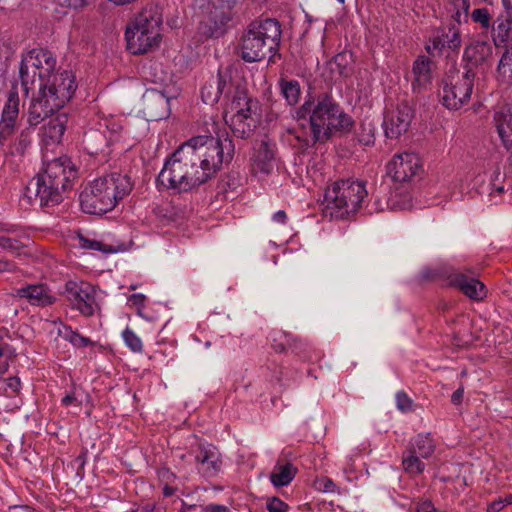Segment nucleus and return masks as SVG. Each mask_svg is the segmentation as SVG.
Listing matches in <instances>:
<instances>
[{
    "label": "nucleus",
    "mask_w": 512,
    "mask_h": 512,
    "mask_svg": "<svg viewBox=\"0 0 512 512\" xmlns=\"http://www.w3.org/2000/svg\"><path fill=\"white\" fill-rule=\"evenodd\" d=\"M234 144L224 138L199 135L182 143L165 161L157 183L175 192H187L214 177L234 155Z\"/></svg>",
    "instance_id": "nucleus-1"
},
{
    "label": "nucleus",
    "mask_w": 512,
    "mask_h": 512,
    "mask_svg": "<svg viewBox=\"0 0 512 512\" xmlns=\"http://www.w3.org/2000/svg\"><path fill=\"white\" fill-rule=\"evenodd\" d=\"M297 120L303 128V141L315 144L329 138L333 130L346 128L350 119L328 94H320L313 100H306L297 110Z\"/></svg>",
    "instance_id": "nucleus-2"
},
{
    "label": "nucleus",
    "mask_w": 512,
    "mask_h": 512,
    "mask_svg": "<svg viewBox=\"0 0 512 512\" xmlns=\"http://www.w3.org/2000/svg\"><path fill=\"white\" fill-rule=\"evenodd\" d=\"M70 158L62 156L45 163L44 169L26 187L23 199L29 204L53 207L63 200V194L76 178Z\"/></svg>",
    "instance_id": "nucleus-3"
},
{
    "label": "nucleus",
    "mask_w": 512,
    "mask_h": 512,
    "mask_svg": "<svg viewBox=\"0 0 512 512\" xmlns=\"http://www.w3.org/2000/svg\"><path fill=\"white\" fill-rule=\"evenodd\" d=\"M40 86L28 109V123L36 126L45 118L60 110L74 95L77 83L72 71L53 73Z\"/></svg>",
    "instance_id": "nucleus-4"
},
{
    "label": "nucleus",
    "mask_w": 512,
    "mask_h": 512,
    "mask_svg": "<svg viewBox=\"0 0 512 512\" xmlns=\"http://www.w3.org/2000/svg\"><path fill=\"white\" fill-rule=\"evenodd\" d=\"M132 190L127 175L111 173L89 183L80 193L79 200L83 212L102 215L115 208L118 201Z\"/></svg>",
    "instance_id": "nucleus-5"
},
{
    "label": "nucleus",
    "mask_w": 512,
    "mask_h": 512,
    "mask_svg": "<svg viewBox=\"0 0 512 512\" xmlns=\"http://www.w3.org/2000/svg\"><path fill=\"white\" fill-rule=\"evenodd\" d=\"M367 196L368 191L362 181H336L325 191L323 212L331 219H344L362 208Z\"/></svg>",
    "instance_id": "nucleus-6"
},
{
    "label": "nucleus",
    "mask_w": 512,
    "mask_h": 512,
    "mask_svg": "<svg viewBox=\"0 0 512 512\" xmlns=\"http://www.w3.org/2000/svg\"><path fill=\"white\" fill-rule=\"evenodd\" d=\"M281 40V27L271 18L253 21L241 39V57L246 62H258L268 53H275Z\"/></svg>",
    "instance_id": "nucleus-7"
},
{
    "label": "nucleus",
    "mask_w": 512,
    "mask_h": 512,
    "mask_svg": "<svg viewBox=\"0 0 512 512\" xmlns=\"http://www.w3.org/2000/svg\"><path fill=\"white\" fill-rule=\"evenodd\" d=\"M162 12L158 6H147L127 27V48L133 54H144L157 47L161 41Z\"/></svg>",
    "instance_id": "nucleus-8"
},
{
    "label": "nucleus",
    "mask_w": 512,
    "mask_h": 512,
    "mask_svg": "<svg viewBox=\"0 0 512 512\" xmlns=\"http://www.w3.org/2000/svg\"><path fill=\"white\" fill-rule=\"evenodd\" d=\"M56 59L52 53L45 49H32L23 55L19 73L21 85L26 94L33 90L35 84L38 88L43 86L44 82L54 72Z\"/></svg>",
    "instance_id": "nucleus-9"
},
{
    "label": "nucleus",
    "mask_w": 512,
    "mask_h": 512,
    "mask_svg": "<svg viewBox=\"0 0 512 512\" xmlns=\"http://www.w3.org/2000/svg\"><path fill=\"white\" fill-rule=\"evenodd\" d=\"M475 72L466 67L463 73L448 75L440 91L442 104L449 110H459L466 105L473 91Z\"/></svg>",
    "instance_id": "nucleus-10"
},
{
    "label": "nucleus",
    "mask_w": 512,
    "mask_h": 512,
    "mask_svg": "<svg viewBox=\"0 0 512 512\" xmlns=\"http://www.w3.org/2000/svg\"><path fill=\"white\" fill-rule=\"evenodd\" d=\"M253 101L239 92L225 112V122L236 137L247 138L256 127V119L252 115Z\"/></svg>",
    "instance_id": "nucleus-11"
},
{
    "label": "nucleus",
    "mask_w": 512,
    "mask_h": 512,
    "mask_svg": "<svg viewBox=\"0 0 512 512\" xmlns=\"http://www.w3.org/2000/svg\"><path fill=\"white\" fill-rule=\"evenodd\" d=\"M63 295L70 307L84 317H91L99 309L96 289L83 280H68L63 287Z\"/></svg>",
    "instance_id": "nucleus-12"
},
{
    "label": "nucleus",
    "mask_w": 512,
    "mask_h": 512,
    "mask_svg": "<svg viewBox=\"0 0 512 512\" xmlns=\"http://www.w3.org/2000/svg\"><path fill=\"white\" fill-rule=\"evenodd\" d=\"M388 173L397 182H409L422 171V162L415 153H402L395 155L389 162Z\"/></svg>",
    "instance_id": "nucleus-13"
},
{
    "label": "nucleus",
    "mask_w": 512,
    "mask_h": 512,
    "mask_svg": "<svg viewBox=\"0 0 512 512\" xmlns=\"http://www.w3.org/2000/svg\"><path fill=\"white\" fill-rule=\"evenodd\" d=\"M14 296L41 308L54 305L58 299L53 289L43 282L25 284L15 289Z\"/></svg>",
    "instance_id": "nucleus-14"
},
{
    "label": "nucleus",
    "mask_w": 512,
    "mask_h": 512,
    "mask_svg": "<svg viewBox=\"0 0 512 512\" xmlns=\"http://www.w3.org/2000/svg\"><path fill=\"white\" fill-rule=\"evenodd\" d=\"M413 119V109L409 103L403 101L398 103L396 108L389 112L384 119L383 126L385 135L391 139L399 138L407 132Z\"/></svg>",
    "instance_id": "nucleus-15"
},
{
    "label": "nucleus",
    "mask_w": 512,
    "mask_h": 512,
    "mask_svg": "<svg viewBox=\"0 0 512 512\" xmlns=\"http://www.w3.org/2000/svg\"><path fill=\"white\" fill-rule=\"evenodd\" d=\"M462 44L461 32L456 24L448 26L433 35L427 42L425 49L432 56L441 54L444 49L458 51Z\"/></svg>",
    "instance_id": "nucleus-16"
},
{
    "label": "nucleus",
    "mask_w": 512,
    "mask_h": 512,
    "mask_svg": "<svg viewBox=\"0 0 512 512\" xmlns=\"http://www.w3.org/2000/svg\"><path fill=\"white\" fill-rule=\"evenodd\" d=\"M236 0H210L207 7L206 33L214 36L229 22L230 10Z\"/></svg>",
    "instance_id": "nucleus-17"
},
{
    "label": "nucleus",
    "mask_w": 512,
    "mask_h": 512,
    "mask_svg": "<svg viewBox=\"0 0 512 512\" xmlns=\"http://www.w3.org/2000/svg\"><path fill=\"white\" fill-rule=\"evenodd\" d=\"M493 59V47L487 40H472L464 49L463 60L471 66H490Z\"/></svg>",
    "instance_id": "nucleus-18"
},
{
    "label": "nucleus",
    "mask_w": 512,
    "mask_h": 512,
    "mask_svg": "<svg viewBox=\"0 0 512 512\" xmlns=\"http://www.w3.org/2000/svg\"><path fill=\"white\" fill-rule=\"evenodd\" d=\"M198 470L207 477L219 473L222 467L221 455L213 445H201L195 457Z\"/></svg>",
    "instance_id": "nucleus-19"
},
{
    "label": "nucleus",
    "mask_w": 512,
    "mask_h": 512,
    "mask_svg": "<svg viewBox=\"0 0 512 512\" xmlns=\"http://www.w3.org/2000/svg\"><path fill=\"white\" fill-rule=\"evenodd\" d=\"M449 284L457 287L463 294L472 300L480 301L486 297L485 285L474 277L464 273L455 272L449 276Z\"/></svg>",
    "instance_id": "nucleus-20"
},
{
    "label": "nucleus",
    "mask_w": 512,
    "mask_h": 512,
    "mask_svg": "<svg viewBox=\"0 0 512 512\" xmlns=\"http://www.w3.org/2000/svg\"><path fill=\"white\" fill-rule=\"evenodd\" d=\"M145 110L152 120H161L169 116V99L158 90L149 89L143 96Z\"/></svg>",
    "instance_id": "nucleus-21"
},
{
    "label": "nucleus",
    "mask_w": 512,
    "mask_h": 512,
    "mask_svg": "<svg viewBox=\"0 0 512 512\" xmlns=\"http://www.w3.org/2000/svg\"><path fill=\"white\" fill-rule=\"evenodd\" d=\"M19 103L20 100L17 91H10L0 121V135L2 137L9 138L13 134L19 115Z\"/></svg>",
    "instance_id": "nucleus-22"
},
{
    "label": "nucleus",
    "mask_w": 512,
    "mask_h": 512,
    "mask_svg": "<svg viewBox=\"0 0 512 512\" xmlns=\"http://www.w3.org/2000/svg\"><path fill=\"white\" fill-rule=\"evenodd\" d=\"M32 243L30 236L21 229L7 230L0 234V248L13 255H21Z\"/></svg>",
    "instance_id": "nucleus-23"
},
{
    "label": "nucleus",
    "mask_w": 512,
    "mask_h": 512,
    "mask_svg": "<svg viewBox=\"0 0 512 512\" xmlns=\"http://www.w3.org/2000/svg\"><path fill=\"white\" fill-rule=\"evenodd\" d=\"M432 61L426 56H418L412 66V89L420 92L432 82Z\"/></svg>",
    "instance_id": "nucleus-24"
},
{
    "label": "nucleus",
    "mask_w": 512,
    "mask_h": 512,
    "mask_svg": "<svg viewBox=\"0 0 512 512\" xmlns=\"http://www.w3.org/2000/svg\"><path fill=\"white\" fill-rule=\"evenodd\" d=\"M492 30V40L496 47L512 42V9L503 7V11L495 21Z\"/></svg>",
    "instance_id": "nucleus-25"
},
{
    "label": "nucleus",
    "mask_w": 512,
    "mask_h": 512,
    "mask_svg": "<svg viewBox=\"0 0 512 512\" xmlns=\"http://www.w3.org/2000/svg\"><path fill=\"white\" fill-rule=\"evenodd\" d=\"M493 122L503 146L512 149V110L501 107L494 113Z\"/></svg>",
    "instance_id": "nucleus-26"
},
{
    "label": "nucleus",
    "mask_w": 512,
    "mask_h": 512,
    "mask_svg": "<svg viewBox=\"0 0 512 512\" xmlns=\"http://www.w3.org/2000/svg\"><path fill=\"white\" fill-rule=\"evenodd\" d=\"M68 123L65 113H58L42 127V139L46 145L59 143Z\"/></svg>",
    "instance_id": "nucleus-27"
},
{
    "label": "nucleus",
    "mask_w": 512,
    "mask_h": 512,
    "mask_svg": "<svg viewBox=\"0 0 512 512\" xmlns=\"http://www.w3.org/2000/svg\"><path fill=\"white\" fill-rule=\"evenodd\" d=\"M228 86V77L221 72L212 78L201 89V98L204 103L213 105L217 103Z\"/></svg>",
    "instance_id": "nucleus-28"
},
{
    "label": "nucleus",
    "mask_w": 512,
    "mask_h": 512,
    "mask_svg": "<svg viewBox=\"0 0 512 512\" xmlns=\"http://www.w3.org/2000/svg\"><path fill=\"white\" fill-rule=\"evenodd\" d=\"M297 471V467L292 463L279 460L270 474V481L275 487L287 486L293 481Z\"/></svg>",
    "instance_id": "nucleus-29"
},
{
    "label": "nucleus",
    "mask_w": 512,
    "mask_h": 512,
    "mask_svg": "<svg viewBox=\"0 0 512 512\" xmlns=\"http://www.w3.org/2000/svg\"><path fill=\"white\" fill-rule=\"evenodd\" d=\"M274 155V146L261 142L253 155L254 168L262 173H269L273 168Z\"/></svg>",
    "instance_id": "nucleus-30"
},
{
    "label": "nucleus",
    "mask_w": 512,
    "mask_h": 512,
    "mask_svg": "<svg viewBox=\"0 0 512 512\" xmlns=\"http://www.w3.org/2000/svg\"><path fill=\"white\" fill-rule=\"evenodd\" d=\"M408 449H413L414 453L421 458H429L435 451V443L429 433H420L409 441Z\"/></svg>",
    "instance_id": "nucleus-31"
},
{
    "label": "nucleus",
    "mask_w": 512,
    "mask_h": 512,
    "mask_svg": "<svg viewBox=\"0 0 512 512\" xmlns=\"http://www.w3.org/2000/svg\"><path fill=\"white\" fill-rule=\"evenodd\" d=\"M83 143L86 151L91 155L103 153L108 144L106 136L98 130H91L86 133Z\"/></svg>",
    "instance_id": "nucleus-32"
},
{
    "label": "nucleus",
    "mask_w": 512,
    "mask_h": 512,
    "mask_svg": "<svg viewBox=\"0 0 512 512\" xmlns=\"http://www.w3.org/2000/svg\"><path fill=\"white\" fill-rule=\"evenodd\" d=\"M470 0H448L447 11L452 20L460 25L468 22Z\"/></svg>",
    "instance_id": "nucleus-33"
},
{
    "label": "nucleus",
    "mask_w": 512,
    "mask_h": 512,
    "mask_svg": "<svg viewBox=\"0 0 512 512\" xmlns=\"http://www.w3.org/2000/svg\"><path fill=\"white\" fill-rule=\"evenodd\" d=\"M269 340L271 347L277 353L286 351L287 346H294L296 342L302 344L298 337L284 331H272L269 334Z\"/></svg>",
    "instance_id": "nucleus-34"
},
{
    "label": "nucleus",
    "mask_w": 512,
    "mask_h": 512,
    "mask_svg": "<svg viewBox=\"0 0 512 512\" xmlns=\"http://www.w3.org/2000/svg\"><path fill=\"white\" fill-rule=\"evenodd\" d=\"M402 466L405 472L412 475L421 474L425 470V464L420 460V456L408 448L403 452Z\"/></svg>",
    "instance_id": "nucleus-35"
},
{
    "label": "nucleus",
    "mask_w": 512,
    "mask_h": 512,
    "mask_svg": "<svg viewBox=\"0 0 512 512\" xmlns=\"http://www.w3.org/2000/svg\"><path fill=\"white\" fill-rule=\"evenodd\" d=\"M58 335L78 348L87 347L92 344L90 338L79 334L77 331L72 330L70 326L63 324L62 322H59Z\"/></svg>",
    "instance_id": "nucleus-36"
},
{
    "label": "nucleus",
    "mask_w": 512,
    "mask_h": 512,
    "mask_svg": "<svg viewBox=\"0 0 512 512\" xmlns=\"http://www.w3.org/2000/svg\"><path fill=\"white\" fill-rule=\"evenodd\" d=\"M16 349L0 335V378L9 370L10 364L16 359Z\"/></svg>",
    "instance_id": "nucleus-37"
},
{
    "label": "nucleus",
    "mask_w": 512,
    "mask_h": 512,
    "mask_svg": "<svg viewBox=\"0 0 512 512\" xmlns=\"http://www.w3.org/2000/svg\"><path fill=\"white\" fill-rule=\"evenodd\" d=\"M497 73L504 83H512V46L507 47L502 54L497 66Z\"/></svg>",
    "instance_id": "nucleus-38"
},
{
    "label": "nucleus",
    "mask_w": 512,
    "mask_h": 512,
    "mask_svg": "<svg viewBox=\"0 0 512 512\" xmlns=\"http://www.w3.org/2000/svg\"><path fill=\"white\" fill-rule=\"evenodd\" d=\"M281 92L290 105H295L300 98V85L297 80H282Z\"/></svg>",
    "instance_id": "nucleus-39"
},
{
    "label": "nucleus",
    "mask_w": 512,
    "mask_h": 512,
    "mask_svg": "<svg viewBox=\"0 0 512 512\" xmlns=\"http://www.w3.org/2000/svg\"><path fill=\"white\" fill-rule=\"evenodd\" d=\"M470 17L475 24H478L485 31L492 26V15L488 8H476L471 12Z\"/></svg>",
    "instance_id": "nucleus-40"
},
{
    "label": "nucleus",
    "mask_w": 512,
    "mask_h": 512,
    "mask_svg": "<svg viewBox=\"0 0 512 512\" xmlns=\"http://www.w3.org/2000/svg\"><path fill=\"white\" fill-rule=\"evenodd\" d=\"M122 337H123V340H124L126 346L129 347L133 352H136V353L142 352V350H143L142 340L140 339V337L138 335H136V333L132 329L127 327L122 332Z\"/></svg>",
    "instance_id": "nucleus-41"
},
{
    "label": "nucleus",
    "mask_w": 512,
    "mask_h": 512,
    "mask_svg": "<svg viewBox=\"0 0 512 512\" xmlns=\"http://www.w3.org/2000/svg\"><path fill=\"white\" fill-rule=\"evenodd\" d=\"M56 6V11L66 13L67 9H80L88 4V0H52Z\"/></svg>",
    "instance_id": "nucleus-42"
},
{
    "label": "nucleus",
    "mask_w": 512,
    "mask_h": 512,
    "mask_svg": "<svg viewBox=\"0 0 512 512\" xmlns=\"http://www.w3.org/2000/svg\"><path fill=\"white\" fill-rule=\"evenodd\" d=\"M358 141L363 145L374 143V127L371 123L361 125L358 132Z\"/></svg>",
    "instance_id": "nucleus-43"
},
{
    "label": "nucleus",
    "mask_w": 512,
    "mask_h": 512,
    "mask_svg": "<svg viewBox=\"0 0 512 512\" xmlns=\"http://www.w3.org/2000/svg\"><path fill=\"white\" fill-rule=\"evenodd\" d=\"M79 240H80V246L85 249L102 251L105 253H109V252L113 251L110 246L105 245L102 242L97 241V240L87 239L83 236H81Z\"/></svg>",
    "instance_id": "nucleus-44"
},
{
    "label": "nucleus",
    "mask_w": 512,
    "mask_h": 512,
    "mask_svg": "<svg viewBox=\"0 0 512 512\" xmlns=\"http://www.w3.org/2000/svg\"><path fill=\"white\" fill-rule=\"evenodd\" d=\"M509 504H512V494H509L504 498L499 497L498 499L490 502L487 505L486 511L487 512H500Z\"/></svg>",
    "instance_id": "nucleus-45"
},
{
    "label": "nucleus",
    "mask_w": 512,
    "mask_h": 512,
    "mask_svg": "<svg viewBox=\"0 0 512 512\" xmlns=\"http://www.w3.org/2000/svg\"><path fill=\"white\" fill-rule=\"evenodd\" d=\"M266 508L269 512H286L288 505L280 498L273 497L267 500Z\"/></svg>",
    "instance_id": "nucleus-46"
},
{
    "label": "nucleus",
    "mask_w": 512,
    "mask_h": 512,
    "mask_svg": "<svg viewBox=\"0 0 512 512\" xmlns=\"http://www.w3.org/2000/svg\"><path fill=\"white\" fill-rule=\"evenodd\" d=\"M11 54L12 50L10 45L6 41L0 39V71L4 70L7 66V61Z\"/></svg>",
    "instance_id": "nucleus-47"
},
{
    "label": "nucleus",
    "mask_w": 512,
    "mask_h": 512,
    "mask_svg": "<svg viewBox=\"0 0 512 512\" xmlns=\"http://www.w3.org/2000/svg\"><path fill=\"white\" fill-rule=\"evenodd\" d=\"M396 404L398 409L401 411H408L411 409L412 400L406 395V393L400 391L396 394Z\"/></svg>",
    "instance_id": "nucleus-48"
},
{
    "label": "nucleus",
    "mask_w": 512,
    "mask_h": 512,
    "mask_svg": "<svg viewBox=\"0 0 512 512\" xmlns=\"http://www.w3.org/2000/svg\"><path fill=\"white\" fill-rule=\"evenodd\" d=\"M30 143V133L28 131H22L17 138L16 151L23 153Z\"/></svg>",
    "instance_id": "nucleus-49"
},
{
    "label": "nucleus",
    "mask_w": 512,
    "mask_h": 512,
    "mask_svg": "<svg viewBox=\"0 0 512 512\" xmlns=\"http://www.w3.org/2000/svg\"><path fill=\"white\" fill-rule=\"evenodd\" d=\"M315 487L319 491L332 492L334 490L335 484L331 479L322 477L315 481Z\"/></svg>",
    "instance_id": "nucleus-50"
},
{
    "label": "nucleus",
    "mask_w": 512,
    "mask_h": 512,
    "mask_svg": "<svg viewBox=\"0 0 512 512\" xmlns=\"http://www.w3.org/2000/svg\"><path fill=\"white\" fill-rule=\"evenodd\" d=\"M416 512H435L436 509L430 500H423L416 503Z\"/></svg>",
    "instance_id": "nucleus-51"
},
{
    "label": "nucleus",
    "mask_w": 512,
    "mask_h": 512,
    "mask_svg": "<svg viewBox=\"0 0 512 512\" xmlns=\"http://www.w3.org/2000/svg\"><path fill=\"white\" fill-rule=\"evenodd\" d=\"M6 385L13 393H18L21 388V381L17 376H12L6 379Z\"/></svg>",
    "instance_id": "nucleus-52"
},
{
    "label": "nucleus",
    "mask_w": 512,
    "mask_h": 512,
    "mask_svg": "<svg viewBox=\"0 0 512 512\" xmlns=\"http://www.w3.org/2000/svg\"><path fill=\"white\" fill-rule=\"evenodd\" d=\"M128 301L131 303V305L136 306L137 308H141L144 306L145 296L143 294H132L128 298Z\"/></svg>",
    "instance_id": "nucleus-53"
},
{
    "label": "nucleus",
    "mask_w": 512,
    "mask_h": 512,
    "mask_svg": "<svg viewBox=\"0 0 512 512\" xmlns=\"http://www.w3.org/2000/svg\"><path fill=\"white\" fill-rule=\"evenodd\" d=\"M302 344H300V342H296L294 344V346H287V348L291 349L293 352H295L296 354H303L306 352L307 348H308V344L306 342H304L302 339L298 338Z\"/></svg>",
    "instance_id": "nucleus-54"
},
{
    "label": "nucleus",
    "mask_w": 512,
    "mask_h": 512,
    "mask_svg": "<svg viewBox=\"0 0 512 512\" xmlns=\"http://www.w3.org/2000/svg\"><path fill=\"white\" fill-rule=\"evenodd\" d=\"M205 512H232L228 507L219 504H209L204 509Z\"/></svg>",
    "instance_id": "nucleus-55"
},
{
    "label": "nucleus",
    "mask_w": 512,
    "mask_h": 512,
    "mask_svg": "<svg viewBox=\"0 0 512 512\" xmlns=\"http://www.w3.org/2000/svg\"><path fill=\"white\" fill-rule=\"evenodd\" d=\"M272 220L279 224H286L287 222V214L284 210H279L273 214Z\"/></svg>",
    "instance_id": "nucleus-56"
},
{
    "label": "nucleus",
    "mask_w": 512,
    "mask_h": 512,
    "mask_svg": "<svg viewBox=\"0 0 512 512\" xmlns=\"http://www.w3.org/2000/svg\"><path fill=\"white\" fill-rule=\"evenodd\" d=\"M14 269H15V264L12 261L0 258V273L13 271Z\"/></svg>",
    "instance_id": "nucleus-57"
},
{
    "label": "nucleus",
    "mask_w": 512,
    "mask_h": 512,
    "mask_svg": "<svg viewBox=\"0 0 512 512\" xmlns=\"http://www.w3.org/2000/svg\"><path fill=\"white\" fill-rule=\"evenodd\" d=\"M9 512H37L34 508L28 505H15L9 508Z\"/></svg>",
    "instance_id": "nucleus-58"
},
{
    "label": "nucleus",
    "mask_w": 512,
    "mask_h": 512,
    "mask_svg": "<svg viewBox=\"0 0 512 512\" xmlns=\"http://www.w3.org/2000/svg\"><path fill=\"white\" fill-rule=\"evenodd\" d=\"M464 390L463 388H458L451 396V401L454 404H460L463 398Z\"/></svg>",
    "instance_id": "nucleus-59"
},
{
    "label": "nucleus",
    "mask_w": 512,
    "mask_h": 512,
    "mask_svg": "<svg viewBox=\"0 0 512 512\" xmlns=\"http://www.w3.org/2000/svg\"><path fill=\"white\" fill-rule=\"evenodd\" d=\"M158 475L161 479L166 480V481H170L171 479L175 478V475L169 469H165V468L161 469L158 472Z\"/></svg>",
    "instance_id": "nucleus-60"
},
{
    "label": "nucleus",
    "mask_w": 512,
    "mask_h": 512,
    "mask_svg": "<svg viewBox=\"0 0 512 512\" xmlns=\"http://www.w3.org/2000/svg\"><path fill=\"white\" fill-rule=\"evenodd\" d=\"M76 402V397L73 394H68L62 399V404L69 406Z\"/></svg>",
    "instance_id": "nucleus-61"
},
{
    "label": "nucleus",
    "mask_w": 512,
    "mask_h": 512,
    "mask_svg": "<svg viewBox=\"0 0 512 512\" xmlns=\"http://www.w3.org/2000/svg\"><path fill=\"white\" fill-rule=\"evenodd\" d=\"M175 488L166 484L164 487H163V495L165 497H170L172 496L174 493H175Z\"/></svg>",
    "instance_id": "nucleus-62"
},
{
    "label": "nucleus",
    "mask_w": 512,
    "mask_h": 512,
    "mask_svg": "<svg viewBox=\"0 0 512 512\" xmlns=\"http://www.w3.org/2000/svg\"><path fill=\"white\" fill-rule=\"evenodd\" d=\"M502 6L508 7L511 10L512 9V0H502Z\"/></svg>",
    "instance_id": "nucleus-63"
},
{
    "label": "nucleus",
    "mask_w": 512,
    "mask_h": 512,
    "mask_svg": "<svg viewBox=\"0 0 512 512\" xmlns=\"http://www.w3.org/2000/svg\"><path fill=\"white\" fill-rule=\"evenodd\" d=\"M343 59H344V55H342V54H338L334 58L335 62H339L340 60H343Z\"/></svg>",
    "instance_id": "nucleus-64"
}]
</instances>
